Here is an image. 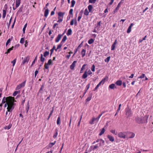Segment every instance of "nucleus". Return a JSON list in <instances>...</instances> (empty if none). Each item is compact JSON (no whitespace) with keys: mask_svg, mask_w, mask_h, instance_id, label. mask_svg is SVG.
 Returning <instances> with one entry per match:
<instances>
[{"mask_svg":"<svg viewBox=\"0 0 153 153\" xmlns=\"http://www.w3.org/2000/svg\"><path fill=\"white\" fill-rule=\"evenodd\" d=\"M16 102V101L15 100L14 98V99H12L8 102V105L7 108V111L9 112H11L14 109V105L15 104L14 102Z\"/></svg>","mask_w":153,"mask_h":153,"instance_id":"nucleus-1","label":"nucleus"},{"mask_svg":"<svg viewBox=\"0 0 153 153\" xmlns=\"http://www.w3.org/2000/svg\"><path fill=\"white\" fill-rule=\"evenodd\" d=\"M12 99H14L13 97H12L11 96H9L6 97H4L3 98L2 103V104H4L7 102H9Z\"/></svg>","mask_w":153,"mask_h":153,"instance_id":"nucleus-2","label":"nucleus"},{"mask_svg":"<svg viewBox=\"0 0 153 153\" xmlns=\"http://www.w3.org/2000/svg\"><path fill=\"white\" fill-rule=\"evenodd\" d=\"M149 115H146L145 116L141 118V124L146 123H147Z\"/></svg>","mask_w":153,"mask_h":153,"instance_id":"nucleus-3","label":"nucleus"},{"mask_svg":"<svg viewBox=\"0 0 153 153\" xmlns=\"http://www.w3.org/2000/svg\"><path fill=\"white\" fill-rule=\"evenodd\" d=\"M131 114V110L129 108L126 109V114L127 116V118L130 117Z\"/></svg>","mask_w":153,"mask_h":153,"instance_id":"nucleus-4","label":"nucleus"},{"mask_svg":"<svg viewBox=\"0 0 153 153\" xmlns=\"http://www.w3.org/2000/svg\"><path fill=\"white\" fill-rule=\"evenodd\" d=\"M25 82L26 81H25L23 82L22 83L20 84L17 85L16 88V90H19L21 88L24 87L25 86Z\"/></svg>","mask_w":153,"mask_h":153,"instance_id":"nucleus-5","label":"nucleus"},{"mask_svg":"<svg viewBox=\"0 0 153 153\" xmlns=\"http://www.w3.org/2000/svg\"><path fill=\"white\" fill-rule=\"evenodd\" d=\"M52 64V60L51 59H50L48 60V62L47 63H45V68L46 69H48L49 67L48 66V65H51Z\"/></svg>","mask_w":153,"mask_h":153,"instance_id":"nucleus-6","label":"nucleus"},{"mask_svg":"<svg viewBox=\"0 0 153 153\" xmlns=\"http://www.w3.org/2000/svg\"><path fill=\"white\" fill-rule=\"evenodd\" d=\"M125 133H126L125 132H120L118 134V136L120 138L124 139L126 138Z\"/></svg>","mask_w":153,"mask_h":153,"instance_id":"nucleus-7","label":"nucleus"},{"mask_svg":"<svg viewBox=\"0 0 153 153\" xmlns=\"http://www.w3.org/2000/svg\"><path fill=\"white\" fill-rule=\"evenodd\" d=\"M135 122L138 124H141V118H140L139 117H136L134 119Z\"/></svg>","mask_w":153,"mask_h":153,"instance_id":"nucleus-8","label":"nucleus"},{"mask_svg":"<svg viewBox=\"0 0 153 153\" xmlns=\"http://www.w3.org/2000/svg\"><path fill=\"white\" fill-rule=\"evenodd\" d=\"M93 94L92 93H90L88 95V97L85 100L86 102L90 101L91 99Z\"/></svg>","mask_w":153,"mask_h":153,"instance_id":"nucleus-9","label":"nucleus"},{"mask_svg":"<svg viewBox=\"0 0 153 153\" xmlns=\"http://www.w3.org/2000/svg\"><path fill=\"white\" fill-rule=\"evenodd\" d=\"M63 33L62 34V35L59 34L58 35L55 40L56 42H58L59 41L62 36H63Z\"/></svg>","mask_w":153,"mask_h":153,"instance_id":"nucleus-10","label":"nucleus"},{"mask_svg":"<svg viewBox=\"0 0 153 153\" xmlns=\"http://www.w3.org/2000/svg\"><path fill=\"white\" fill-rule=\"evenodd\" d=\"M117 39H115L113 44L112 45L111 47V50H114L115 47V45L117 44Z\"/></svg>","mask_w":153,"mask_h":153,"instance_id":"nucleus-11","label":"nucleus"},{"mask_svg":"<svg viewBox=\"0 0 153 153\" xmlns=\"http://www.w3.org/2000/svg\"><path fill=\"white\" fill-rule=\"evenodd\" d=\"M107 137L110 141L113 142L114 141V139L113 136L110 135H108L107 136Z\"/></svg>","mask_w":153,"mask_h":153,"instance_id":"nucleus-12","label":"nucleus"},{"mask_svg":"<svg viewBox=\"0 0 153 153\" xmlns=\"http://www.w3.org/2000/svg\"><path fill=\"white\" fill-rule=\"evenodd\" d=\"M45 60V58L43 57V55L41 54V57H40V61L42 62V64L40 65L39 66L40 67H41L42 65H43L44 62Z\"/></svg>","mask_w":153,"mask_h":153,"instance_id":"nucleus-13","label":"nucleus"},{"mask_svg":"<svg viewBox=\"0 0 153 153\" xmlns=\"http://www.w3.org/2000/svg\"><path fill=\"white\" fill-rule=\"evenodd\" d=\"M29 57L27 56L24 59L22 63V64H24L26 63H27L29 61Z\"/></svg>","mask_w":153,"mask_h":153,"instance_id":"nucleus-14","label":"nucleus"},{"mask_svg":"<svg viewBox=\"0 0 153 153\" xmlns=\"http://www.w3.org/2000/svg\"><path fill=\"white\" fill-rule=\"evenodd\" d=\"M76 61H74L72 64L70 66V68L71 70H73L74 69V67L76 65Z\"/></svg>","mask_w":153,"mask_h":153,"instance_id":"nucleus-15","label":"nucleus"},{"mask_svg":"<svg viewBox=\"0 0 153 153\" xmlns=\"http://www.w3.org/2000/svg\"><path fill=\"white\" fill-rule=\"evenodd\" d=\"M120 7V4H118L117 7L115 8L114 11L113 12V13L114 14L115 13L117 12L118 10H119V7Z\"/></svg>","mask_w":153,"mask_h":153,"instance_id":"nucleus-16","label":"nucleus"},{"mask_svg":"<svg viewBox=\"0 0 153 153\" xmlns=\"http://www.w3.org/2000/svg\"><path fill=\"white\" fill-rule=\"evenodd\" d=\"M86 52V50L84 49H83L81 52V54L82 56V57H83L85 55Z\"/></svg>","mask_w":153,"mask_h":153,"instance_id":"nucleus-17","label":"nucleus"},{"mask_svg":"<svg viewBox=\"0 0 153 153\" xmlns=\"http://www.w3.org/2000/svg\"><path fill=\"white\" fill-rule=\"evenodd\" d=\"M115 84L117 85L120 86L122 85V82L121 80H118L116 82Z\"/></svg>","mask_w":153,"mask_h":153,"instance_id":"nucleus-18","label":"nucleus"},{"mask_svg":"<svg viewBox=\"0 0 153 153\" xmlns=\"http://www.w3.org/2000/svg\"><path fill=\"white\" fill-rule=\"evenodd\" d=\"M98 144L99 145V146H104L105 144V141L103 140L102 139V140H100V142Z\"/></svg>","mask_w":153,"mask_h":153,"instance_id":"nucleus-19","label":"nucleus"},{"mask_svg":"<svg viewBox=\"0 0 153 153\" xmlns=\"http://www.w3.org/2000/svg\"><path fill=\"white\" fill-rule=\"evenodd\" d=\"M21 2V0H16V7L17 8L20 5Z\"/></svg>","mask_w":153,"mask_h":153,"instance_id":"nucleus-20","label":"nucleus"},{"mask_svg":"<svg viewBox=\"0 0 153 153\" xmlns=\"http://www.w3.org/2000/svg\"><path fill=\"white\" fill-rule=\"evenodd\" d=\"M101 21H100L98 22L97 25L95 27V28H97L98 30L100 28Z\"/></svg>","mask_w":153,"mask_h":153,"instance_id":"nucleus-21","label":"nucleus"},{"mask_svg":"<svg viewBox=\"0 0 153 153\" xmlns=\"http://www.w3.org/2000/svg\"><path fill=\"white\" fill-rule=\"evenodd\" d=\"M49 13V10L48 9H46L45 12L44 16L45 17H47L48 16Z\"/></svg>","mask_w":153,"mask_h":153,"instance_id":"nucleus-22","label":"nucleus"},{"mask_svg":"<svg viewBox=\"0 0 153 153\" xmlns=\"http://www.w3.org/2000/svg\"><path fill=\"white\" fill-rule=\"evenodd\" d=\"M105 132V129L104 128H102V130H101L99 134V136L102 135Z\"/></svg>","mask_w":153,"mask_h":153,"instance_id":"nucleus-23","label":"nucleus"},{"mask_svg":"<svg viewBox=\"0 0 153 153\" xmlns=\"http://www.w3.org/2000/svg\"><path fill=\"white\" fill-rule=\"evenodd\" d=\"M93 8V7L91 5H89L88 6V9L89 12L92 13V10Z\"/></svg>","mask_w":153,"mask_h":153,"instance_id":"nucleus-24","label":"nucleus"},{"mask_svg":"<svg viewBox=\"0 0 153 153\" xmlns=\"http://www.w3.org/2000/svg\"><path fill=\"white\" fill-rule=\"evenodd\" d=\"M88 74H87V72L86 71H85L84 74H83V75H82V78H83V79H85L86 78L87 76H88Z\"/></svg>","mask_w":153,"mask_h":153,"instance_id":"nucleus-25","label":"nucleus"},{"mask_svg":"<svg viewBox=\"0 0 153 153\" xmlns=\"http://www.w3.org/2000/svg\"><path fill=\"white\" fill-rule=\"evenodd\" d=\"M67 36H64L63 38L61 43L62 44H63V43H64L65 42V41L67 40Z\"/></svg>","mask_w":153,"mask_h":153,"instance_id":"nucleus-26","label":"nucleus"},{"mask_svg":"<svg viewBox=\"0 0 153 153\" xmlns=\"http://www.w3.org/2000/svg\"><path fill=\"white\" fill-rule=\"evenodd\" d=\"M94 42V40L93 39H91L88 41V43L89 44H91Z\"/></svg>","mask_w":153,"mask_h":153,"instance_id":"nucleus-27","label":"nucleus"},{"mask_svg":"<svg viewBox=\"0 0 153 153\" xmlns=\"http://www.w3.org/2000/svg\"><path fill=\"white\" fill-rule=\"evenodd\" d=\"M102 84L101 82H100L95 87V88H94V89L93 91H96V90H97L98 88L99 87V86L100 85Z\"/></svg>","mask_w":153,"mask_h":153,"instance_id":"nucleus-28","label":"nucleus"},{"mask_svg":"<svg viewBox=\"0 0 153 153\" xmlns=\"http://www.w3.org/2000/svg\"><path fill=\"white\" fill-rule=\"evenodd\" d=\"M12 126V124L10 123L9 124L8 126H6L4 127V128L5 129H10Z\"/></svg>","mask_w":153,"mask_h":153,"instance_id":"nucleus-29","label":"nucleus"},{"mask_svg":"<svg viewBox=\"0 0 153 153\" xmlns=\"http://www.w3.org/2000/svg\"><path fill=\"white\" fill-rule=\"evenodd\" d=\"M72 30L71 29H70L68 30V31L67 33V34L68 36H69L71 35L72 33Z\"/></svg>","mask_w":153,"mask_h":153,"instance_id":"nucleus-30","label":"nucleus"},{"mask_svg":"<svg viewBox=\"0 0 153 153\" xmlns=\"http://www.w3.org/2000/svg\"><path fill=\"white\" fill-rule=\"evenodd\" d=\"M74 22L75 24L76 25V20H74V19H72L70 22V25H73L74 23Z\"/></svg>","mask_w":153,"mask_h":153,"instance_id":"nucleus-31","label":"nucleus"},{"mask_svg":"<svg viewBox=\"0 0 153 153\" xmlns=\"http://www.w3.org/2000/svg\"><path fill=\"white\" fill-rule=\"evenodd\" d=\"M56 142V141H55L53 143H51L49 144V146L50 148L52 147L54 145H55Z\"/></svg>","mask_w":153,"mask_h":153,"instance_id":"nucleus-32","label":"nucleus"},{"mask_svg":"<svg viewBox=\"0 0 153 153\" xmlns=\"http://www.w3.org/2000/svg\"><path fill=\"white\" fill-rule=\"evenodd\" d=\"M115 84H112L111 85H110L109 86V88L111 89H114V87H115Z\"/></svg>","mask_w":153,"mask_h":153,"instance_id":"nucleus-33","label":"nucleus"},{"mask_svg":"<svg viewBox=\"0 0 153 153\" xmlns=\"http://www.w3.org/2000/svg\"><path fill=\"white\" fill-rule=\"evenodd\" d=\"M3 13L2 17H3V18H4L6 16V10H3Z\"/></svg>","mask_w":153,"mask_h":153,"instance_id":"nucleus-34","label":"nucleus"},{"mask_svg":"<svg viewBox=\"0 0 153 153\" xmlns=\"http://www.w3.org/2000/svg\"><path fill=\"white\" fill-rule=\"evenodd\" d=\"M49 52L48 51H45L44 53V56L45 57H46V56H48L49 55Z\"/></svg>","mask_w":153,"mask_h":153,"instance_id":"nucleus-35","label":"nucleus"},{"mask_svg":"<svg viewBox=\"0 0 153 153\" xmlns=\"http://www.w3.org/2000/svg\"><path fill=\"white\" fill-rule=\"evenodd\" d=\"M89 11L88 12L87 9H86L84 11V14L86 16H88V15Z\"/></svg>","mask_w":153,"mask_h":153,"instance_id":"nucleus-36","label":"nucleus"},{"mask_svg":"<svg viewBox=\"0 0 153 153\" xmlns=\"http://www.w3.org/2000/svg\"><path fill=\"white\" fill-rule=\"evenodd\" d=\"M110 56H108L106 59H105V61L106 62H108L110 61Z\"/></svg>","mask_w":153,"mask_h":153,"instance_id":"nucleus-37","label":"nucleus"},{"mask_svg":"<svg viewBox=\"0 0 153 153\" xmlns=\"http://www.w3.org/2000/svg\"><path fill=\"white\" fill-rule=\"evenodd\" d=\"M86 65V64H84L82 66V68H81V70H80V73H82V71L84 69H85V67Z\"/></svg>","mask_w":153,"mask_h":153,"instance_id":"nucleus-38","label":"nucleus"},{"mask_svg":"<svg viewBox=\"0 0 153 153\" xmlns=\"http://www.w3.org/2000/svg\"><path fill=\"white\" fill-rule=\"evenodd\" d=\"M53 109L52 110V111H51V113H50V114H49V116H48V120L49 118L50 117H51V116L53 112V109H54V107H53L52 108Z\"/></svg>","mask_w":153,"mask_h":153,"instance_id":"nucleus-39","label":"nucleus"},{"mask_svg":"<svg viewBox=\"0 0 153 153\" xmlns=\"http://www.w3.org/2000/svg\"><path fill=\"white\" fill-rule=\"evenodd\" d=\"M75 4V1L74 0H72L71 1V7H73L74 6Z\"/></svg>","mask_w":153,"mask_h":153,"instance_id":"nucleus-40","label":"nucleus"},{"mask_svg":"<svg viewBox=\"0 0 153 153\" xmlns=\"http://www.w3.org/2000/svg\"><path fill=\"white\" fill-rule=\"evenodd\" d=\"M29 108V102H28L27 103V107L26 108V111L27 113L28 112Z\"/></svg>","mask_w":153,"mask_h":153,"instance_id":"nucleus-41","label":"nucleus"},{"mask_svg":"<svg viewBox=\"0 0 153 153\" xmlns=\"http://www.w3.org/2000/svg\"><path fill=\"white\" fill-rule=\"evenodd\" d=\"M91 71L93 72H94L95 71V66L94 65H92L91 68Z\"/></svg>","mask_w":153,"mask_h":153,"instance_id":"nucleus-42","label":"nucleus"},{"mask_svg":"<svg viewBox=\"0 0 153 153\" xmlns=\"http://www.w3.org/2000/svg\"><path fill=\"white\" fill-rule=\"evenodd\" d=\"M110 131L111 133H112L114 134L115 135H117V133L116 132V130H111Z\"/></svg>","mask_w":153,"mask_h":153,"instance_id":"nucleus-43","label":"nucleus"},{"mask_svg":"<svg viewBox=\"0 0 153 153\" xmlns=\"http://www.w3.org/2000/svg\"><path fill=\"white\" fill-rule=\"evenodd\" d=\"M56 132L54 134L53 136V138H55L57 136V135H58V132H57V131L56 130Z\"/></svg>","mask_w":153,"mask_h":153,"instance_id":"nucleus-44","label":"nucleus"},{"mask_svg":"<svg viewBox=\"0 0 153 153\" xmlns=\"http://www.w3.org/2000/svg\"><path fill=\"white\" fill-rule=\"evenodd\" d=\"M90 85V84H89L88 85H87L85 88V91H87L89 89Z\"/></svg>","mask_w":153,"mask_h":153,"instance_id":"nucleus-45","label":"nucleus"},{"mask_svg":"<svg viewBox=\"0 0 153 153\" xmlns=\"http://www.w3.org/2000/svg\"><path fill=\"white\" fill-rule=\"evenodd\" d=\"M60 117H59L57 119V125H59L60 124Z\"/></svg>","mask_w":153,"mask_h":153,"instance_id":"nucleus-46","label":"nucleus"},{"mask_svg":"<svg viewBox=\"0 0 153 153\" xmlns=\"http://www.w3.org/2000/svg\"><path fill=\"white\" fill-rule=\"evenodd\" d=\"M131 27H129V26L128 27V29L127 31V32L128 33H129L131 32Z\"/></svg>","mask_w":153,"mask_h":153,"instance_id":"nucleus-47","label":"nucleus"},{"mask_svg":"<svg viewBox=\"0 0 153 153\" xmlns=\"http://www.w3.org/2000/svg\"><path fill=\"white\" fill-rule=\"evenodd\" d=\"M64 13L61 12H59L58 13V15L59 16H63L64 15Z\"/></svg>","mask_w":153,"mask_h":153,"instance_id":"nucleus-48","label":"nucleus"},{"mask_svg":"<svg viewBox=\"0 0 153 153\" xmlns=\"http://www.w3.org/2000/svg\"><path fill=\"white\" fill-rule=\"evenodd\" d=\"M16 59H15L14 60L11 62V63L13 64V66L15 65L16 61Z\"/></svg>","mask_w":153,"mask_h":153,"instance_id":"nucleus-49","label":"nucleus"},{"mask_svg":"<svg viewBox=\"0 0 153 153\" xmlns=\"http://www.w3.org/2000/svg\"><path fill=\"white\" fill-rule=\"evenodd\" d=\"M98 147V144L96 145L93 148L92 150H95V149H97Z\"/></svg>","mask_w":153,"mask_h":153,"instance_id":"nucleus-50","label":"nucleus"},{"mask_svg":"<svg viewBox=\"0 0 153 153\" xmlns=\"http://www.w3.org/2000/svg\"><path fill=\"white\" fill-rule=\"evenodd\" d=\"M44 86L43 85H42L41 86V88H40V89L39 90V92H41V93H42V91L43 89L44 88Z\"/></svg>","mask_w":153,"mask_h":153,"instance_id":"nucleus-51","label":"nucleus"},{"mask_svg":"<svg viewBox=\"0 0 153 153\" xmlns=\"http://www.w3.org/2000/svg\"><path fill=\"white\" fill-rule=\"evenodd\" d=\"M96 1V0H89V3H94Z\"/></svg>","mask_w":153,"mask_h":153,"instance_id":"nucleus-52","label":"nucleus"},{"mask_svg":"<svg viewBox=\"0 0 153 153\" xmlns=\"http://www.w3.org/2000/svg\"><path fill=\"white\" fill-rule=\"evenodd\" d=\"M145 76V74H143L140 76H139L138 78H143Z\"/></svg>","mask_w":153,"mask_h":153,"instance_id":"nucleus-53","label":"nucleus"},{"mask_svg":"<svg viewBox=\"0 0 153 153\" xmlns=\"http://www.w3.org/2000/svg\"><path fill=\"white\" fill-rule=\"evenodd\" d=\"M105 78H104L103 79H102V81H101L100 82H101V84H102V85H103L105 82Z\"/></svg>","mask_w":153,"mask_h":153,"instance_id":"nucleus-54","label":"nucleus"},{"mask_svg":"<svg viewBox=\"0 0 153 153\" xmlns=\"http://www.w3.org/2000/svg\"><path fill=\"white\" fill-rule=\"evenodd\" d=\"M105 78H104L103 79H102V81H101L100 82H101V84H102V85H103L105 82Z\"/></svg>","mask_w":153,"mask_h":153,"instance_id":"nucleus-55","label":"nucleus"},{"mask_svg":"<svg viewBox=\"0 0 153 153\" xmlns=\"http://www.w3.org/2000/svg\"><path fill=\"white\" fill-rule=\"evenodd\" d=\"M105 78H104L103 79H102V81H101L100 82H101V84H102V85H103L105 82Z\"/></svg>","mask_w":153,"mask_h":153,"instance_id":"nucleus-56","label":"nucleus"},{"mask_svg":"<svg viewBox=\"0 0 153 153\" xmlns=\"http://www.w3.org/2000/svg\"><path fill=\"white\" fill-rule=\"evenodd\" d=\"M131 136L129 137V138H133L135 136V134L131 132Z\"/></svg>","mask_w":153,"mask_h":153,"instance_id":"nucleus-57","label":"nucleus"},{"mask_svg":"<svg viewBox=\"0 0 153 153\" xmlns=\"http://www.w3.org/2000/svg\"><path fill=\"white\" fill-rule=\"evenodd\" d=\"M24 39L23 38H22L21 39L20 41V43L21 44H23L24 43Z\"/></svg>","mask_w":153,"mask_h":153,"instance_id":"nucleus-58","label":"nucleus"},{"mask_svg":"<svg viewBox=\"0 0 153 153\" xmlns=\"http://www.w3.org/2000/svg\"><path fill=\"white\" fill-rule=\"evenodd\" d=\"M63 45V44L62 43H60V44L58 45L57 46V49H59L62 46V45Z\"/></svg>","mask_w":153,"mask_h":153,"instance_id":"nucleus-59","label":"nucleus"},{"mask_svg":"<svg viewBox=\"0 0 153 153\" xmlns=\"http://www.w3.org/2000/svg\"><path fill=\"white\" fill-rule=\"evenodd\" d=\"M87 74L88 75H90L92 74V72L90 70H89L87 72Z\"/></svg>","mask_w":153,"mask_h":153,"instance_id":"nucleus-60","label":"nucleus"},{"mask_svg":"<svg viewBox=\"0 0 153 153\" xmlns=\"http://www.w3.org/2000/svg\"><path fill=\"white\" fill-rule=\"evenodd\" d=\"M95 121V119H93V118L92 119V120L89 123L91 124H94L93 122Z\"/></svg>","mask_w":153,"mask_h":153,"instance_id":"nucleus-61","label":"nucleus"},{"mask_svg":"<svg viewBox=\"0 0 153 153\" xmlns=\"http://www.w3.org/2000/svg\"><path fill=\"white\" fill-rule=\"evenodd\" d=\"M11 40L10 39H9L7 41L6 43V45L7 46L9 43L10 42Z\"/></svg>","mask_w":153,"mask_h":153,"instance_id":"nucleus-62","label":"nucleus"},{"mask_svg":"<svg viewBox=\"0 0 153 153\" xmlns=\"http://www.w3.org/2000/svg\"><path fill=\"white\" fill-rule=\"evenodd\" d=\"M73 9H71L70 10L69 13L70 14H71V15H73Z\"/></svg>","mask_w":153,"mask_h":153,"instance_id":"nucleus-63","label":"nucleus"},{"mask_svg":"<svg viewBox=\"0 0 153 153\" xmlns=\"http://www.w3.org/2000/svg\"><path fill=\"white\" fill-rule=\"evenodd\" d=\"M38 72H39V71L37 70L36 71H35V72L34 75H35V77L36 76V75L38 74Z\"/></svg>","mask_w":153,"mask_h":153,"instance_id":"nucleus-64","label":"nucleus"}]
</instances>
